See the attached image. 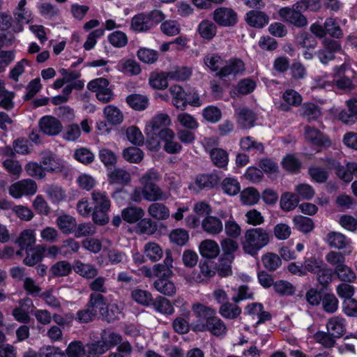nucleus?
Here are the masks:
<instances>
[{
	"label": "nucleus",
	"instance_id": "f257e3e1",
	"mask_svg": "<svg viewBox=\"0 0 357 357\" xmlns=\"http://www.w3.org/2000/svg\"><path fill=\"white\" fill-rule=\"evenodd\" d=\"M161 179V175L154 169H150L145 172L139 179L141 185L136 187L131 195L130 199L135 202H140L142 199L149 202L165 201L169 194L164 192L157 184Z\"/></svg>",
	"mask_w": 357,
	"mask_h": 357
},
{
	"label": "nucleus",
	"instance_id": "f03ea898",
	"mask_svg": "<svg viewBox=\"0 0 357 357\" xmlns=\"http://www.w3.org/2000/svg\"><path fill=\"white\" fill-rule=\"evenodd\" d=\"M206 66L220 78H225L230 75L236 76L245 71L244 62L238 58L225 60L215 53L207 54L204 58Z\"/></svg>",
	"mask_w": 357,
	"mask_h": 357
},
{
	"label": "nucleus",
	"instance_id": "7ed1b4c3",
	"mask_svg": "<svg viewBox=\"0 0 357 357\" xmlns=\"http://www.w3.org/2000/svg\"><path fill=\"white\" fill-rule=\"evenodd\" d=\"M269 233L264 229L261 227L249 229L245 233L242 248L246 254L255 257L269 243Z\"/></svg>",
	"mask_w": 357,
	"mask_h": 357
},
{
	"label": "nucleus",
	"instance_id": "20e7f679",
	"mask_svg": "<svg viewBox=\"0 0 357 357\" xmlns=\"http://www.w3.org/2000/svg\"><path fill=\"white\" fill-rule=\"evenodd\" d=\"M93 204L92 219L99 225H105L109 221L108 213L111 207V201L105 191L94 190L91 193Z\"/></svg>",
	"mask_w": 357,
	"mask_h": 357
},
{
	"label": "nucleus",
	"instance_id": "39448f33",
	"mask_svg": "<svg viewBox=\"0 0 357 357\" xmlns=\"http://www.w3.org/2000/svg\"><path fill=\"white\" fill-rule=\"evenodd\" d=\"M171 119L167 114L159 113L155 115L146 124L144 132L148 138V144L151 149L158 150L160 145L159 141L155 138L156 132H158L162 129H169L167 128L171 125Z\"/></svg>",
	"mask_w": 357,
	"mask_h": 357
},
{
	"label": "nucleus",
	"instance_id": "423d86ee",
	"mask_svg": "<svg viewBox=\"0 0 357 357\" xmlns=\"http://www.w3.org/2000/svg\"><path fill=\"white\" fill-rule=\"evenodd\" d=\"M324 241L328 247L338 250H344L347 254H351L354 250L351 239L339 231H329L326 235Z\"/></svg>",
	"mask_w": 357,
	"mask_h": 357
},
{
	"label": "nucleus",
	"instance_id": "0eeeda50",
	"mask_svg": "<svg viewBox=\"0 0 357 357\" xmlns=\"http://www.w3.org/2000/svg\"><path fill=\"white\" fill-rule=\"evenodd\" d=\"M293 5L292 7H283L278 10L279 16L284 22L296 27H304L307 24V17Z\"/></svg>",
	"mask_w": 357,
	"mask_h": 357
},
{
	"label": "nucleus",
	"instance_id": "6e6552de",
	"mask_svg": "<svg viewBox=\"0 0 357 357\" xmlns=\"http://www.w3.org/2000/svg\"><path fill=\"white\" fill-rule=\"evenodd\" d=\"M37 191L36 183L29 178L22 179L17 181L8 188V192L15 199H20L22 196L34 195Z\"/></svg>",
	"mask_w": 357,
	"mask_h": 357
},
{
	"label": "nucleus",
	"instance_id": "1a4fd4ad",
	"mask_svg": "<svg viewBox=\"0 0 357 357\" xmlns=\"http://www.w3.org/2000/svg\"><path fill=\"white\" fill-rule=\"evenodd\" d=\"M321 44L322 47L316 54L320 62L326 65L335 59V54L341 51L342 47L340 42L331 38H325Z\"/></svg>",
	"mask_w": 357,
	"mask_h": 357
},
{
	"label": "nucleus",
	"instance_id": "9d476101",
	"mask_svg": "<svg viewBox=\"0 0 357 357\" xmlns=\"http://www.w3.org/2000/svg\"><path fill=\"white\" fill-rule=\"evenodd\" d=\"M195 328L199 331H208L216 337L225 336L227 332L226 324L216 314L207 320L206 322L197 324Z\"/></svg>",
	"mask_w": 357,
	"mask_h": 357
},
{
	"label": "nucleus",
	"instance_id": "9b49d317",
	"mask_svg": "<svg viewBox=\"0 0 357 357\" xmlns=\"http://www.w3.org/2000/svg\"><path fill=\"white\" fill-rule=\"evenodd\" d=\"M19 306L15 307L12 311V315L15 320L28 324L31 321L30 312L35 308L32 300L26 297L19 301Z\"/></svg>",
	"mask_w": 357,
	"mask_h": 357
},
{
	"label": "nucleus",
	"instance_id": "f8f14e48",
	"mask_svg": "<svg viewBox=\"0 0 357 357\" xmlns=\"http://www.w3.org/2000/svg\"><path fill=\"white\" fill-rule=\"evenodd\" d=\"M41 164L45 172L51 173L61 172L65 164L63 160L52 151H44L41 154Z\"/></svg>",
	"mask_w": 357,
	"mask_h": 357
},
{
	"label": "nucleus",
	"instance_id": "ddd939ff",
	"mask_svg": "<svg viewBox=\"0 0 357 357\" xmlns=\"http://www.w3.org/2000/svg\"><path fill=\"white\" fill-rule=\"evenodd\" d=\"M213 19L221 26H233L238 21L236 13L231 8L225 7L215 9L213 13Z\"/></svg>",
	"mask_w": 357,
	"mask_h": 357
},
{
	"label": "nucleus",
	"instance_id": "4468645a",
	"mask_svg": "<svg viewBox=\"0 0 357 357\" xmlns=\"http://www.w3.org/2000/svg\"><path fill=\"white\" fill-rule=\"evenodd\" d=\"M304 137L307 142L318 147L327 148L331 145V142L327 135L310 126H305Z\"/></svg>",
	"mask_w": 357,
	"mask_h": 357
},
{
	"label": "nucleus",
	"instance_id": "2eb2a0df",
	"mask_svg": "<svg viewBox=\"0 0 357 357\" xmlns=\"http://www.w3.org/2000/svg\"><path fill=\"white\" fill-rule=\"evenodd\" d=\"M158 136L164 142L163 149L167 153L176 154L181 151L182 146L175 141V134L172 129H162Z\"/></svg>",
	"mask_w": 357,
	"mask_h": 357
},
{
	"label": "nucleus",
	"instance_id": "dca6fc26",
	"mask_svg": "<svg viewBox=\"0 0 357 357\" xmlns=\"http://www.w3.org/2000/svg\"><path fill=\"white\" fill-rule=\"evenodd\" d=\"M40 131L50 136L57 135L62 130L63 126L61 121L54 116H43L38 122Z\"/></svg>",
	"mask_w": 357,
	"mask_h": 357
},
{
	"label": "nucleus",
	"instance_id": "f3484780",
	"mask_svg": "<svg viewBox=\"0 0 357 357\" xmlns=\"http://www.w3.org/2000/svg\"><path fill=\"white\" fill-rule=\"evenodd\" d=\"M347 68L348 65L345 63L335 66L333 77L335 79V83L339 89L350 91L354 88V85L349 77L344 75Z\"/></svg>",
	"mask_w": 357,
	"mask_h": 357
},
{
	"label": "nucleus",
	"instance_id": "a211bd4d",
	"mask_svg": "<svg viewBox=\"0 0 357 357\" xmlns=\"http://www.w3.org/2000/svg\"><path fill=\"white\" fill-rule=\"evenodd\" d=\"M202 230L211 236L220 234L223 231V224L220 218L214 215H207L201 222Z\"/></svg>",
	"mask_w": 357,
	"mask_h": 357
},
{
	"label": "nucleus",
	"instance_id": "6ab92c4d",
	"mask_svg": "<svg viewBox=\"0 0 357 357\" xmlns=\"http://www.w3.org/2000/svg\"><path fill=\"white\" fill-rule=\"evenodd\" d=\"M245 20L250 26L261 29L268 24L269 17L264 12L252 10L245 14Z\"/></svg>",
	"mask_w": 357,
	"mask_h": 357
},
{
	"label": "nucleus",
	"instance_id": "aec40b11",
	"mask_svg": "<svg viewBox=\"0 0 357 357\" xmlns=\"http://www.w3.org/2000/svg\"><path fill=\"white\" fill-rule=\"evenodd\" d=\"M327 331L331 333L337 338H340L347 331V321L340 316L331 317L326 324Z\"/></svg>",
	"mask_w": 357,
	"mask_h": 357
},
{
	"label": "nucleus",
	"instance_id": "412c9836",
	"mask_svg": "<svg viewBox=\"0 0 357 357\" xmlns=\"http://www.w3.org/2000/svg\"><path fill=\"white\" fill-rule=\"evenodd\" d=\"M238 124L243 128H250L256 121L255 114L247 107L239 108L235 111Z\"/></svg>",
	"mask_w": 357,
	"mask_h": 357
},
{
	"label": "nucleus",
	"instance_id": "4be33fe9",
	"mask_svg": "<svg viewBox=\"0 0 357 357\" xmlns=\"http://www.w3.org/2000/svg\"><path fill=\"white\" fill-rule=\"evenodd\" d=\"M169 91L172 98V104L177 109L184 110L188 104L187 94L179 85L174 84L169 87Z\"/></svg>",
	"mask_w": 357,
	"mask_h": 357
},
{
	"label": "nucleus",
	"instance_id": "5701e85b",
	"mask_svg": "<svg viewBox=\"0 0 357 357\" xmlns=\"http://www.w3.org/2000/svg\"><path fill=\"white\" fill-rule=\"evenodd\" d=\"M284 103L280 105V109L282 111H289L291 107H298L302 102L301 96L294 89L286 90L282 95Z\"/></svg>",
	"mask_w": 357,
	"mask_h": 357
},
{
	"label": "nucleus",
	"instance_id": "b1692460",
	"mask_svg": "<svg viewBox=\"0 0 357 357\" xmlns=\"http://www.w3.org/2000/svg\"><path fill=\"white\" fill-rule=\"evenodd\" d=\"M152 27L153 24L145 13L135 15L131 20L130 28L135 32H146L151 29Z\"/></svg>",
	"mask_w": 357,
	"mask_h": 357
},
{
	"label": "nucleus",
	"instance_id": "393cba45",
	"mask_svg": "<svg viewBox=\"0 0 357 357\" xmlns=\"http://www.w3.org/2000/svg\"><path fill=\"white\" fill-rule=\"evenodd\" d=\"M56 225L62 234L68 235L75 231L76 220L72 215L64 214L56 218Z\"/></svg>",
	"mask_w": 357,
	"mask_h": 357
},
{
	"label": "nucleus",
	"instance_id": "a878e982",
	"mask_svg": "<svg viewBox=\"0 0 357 357\" xmlns=\"http://www.w3.org/2000/svg\"><path fill=\"white\" fill-rule=\"evenodd\" d=\"M199 252L204 257L215 259L220 253V247L215 241L206 239L200 243Z\"/></svg>",
	"mask_w": 357,
	"mask_h": 357
},
{
	"label": "nucleus",
	"instance_id": "bb28decb",
	"mask_svg": "<svg viewBox=\"0 0 357 357\" xmlns=\"http://www.w3.org/2000/svg\"><path fill=\"white\" fill-rule=\"evenodd\" d=\"M36 241V233L33 229H28L23 230L19 235L16 242L21 250H25L33 248Z\"/></svg>",
	"mask_w": 357,
	"mask_h": 357
},
{
	"label": "nucleus",
	"instance_id": "cd10ccee",
	"mask_svg": "<svg viewBox=\"0 0 357 357\" xmlns=\"http://www.w3.org/2000/svg\"><path fill=\"white\" fill-rule=\"evenodd\" d=\"M192 310L194 315L199 320L206 322L213 315L216 314V310L210 307L199 303H195L192 305Z\"/></svg>",
	"mask_w": 357,
	"mask_h": 357
},
{
	"label": "nucleus",
	"instance_id": "c85d7f7f",
	"mask_svg": "<svg viewBox=\"0 0 357 357\" xmlns=\"http://www.w3.org/2000/svg\"><path fill=\"white\" fill-rule=\"evenodd\" d=\"M86 305L91 309H93L96 314L99 312L102 315H103L104 313L102 311L106 308L107 300L102 294L94 292L90 294Z\"/></svg>",
	"mask_w": 357,
	"mask_h": 357
},
{
	"label": "nucleus",
	"instance_id": "c756f323",
	"mask_svg": "<svg viewBox=\"0 0 357 357\" xmlns=\"http://www.w3.org/2000/svg\"><path fill=\"white\" fill-rule=\"evenodd\" d=\"M197 31L202 38L211 40L217 33L216 25L211 20H202L197 26Z\"/></svg>",
	"mask_w": 357,
	"mask_h": 357
},
{
	"label": "nucleus",
	"instance_id": "7c9ffc66",
	"mask_svg": "<svg viewBox=\"0 0 357 357\" xmlns=\"http://www.w3.org/2000/svg\"><path fill=\"white\" fill-rule=\"evenodd\" d=\"M73 268L77 274L87 279H93L98 274V271L95 266L90 264H84L81 261H75Z\"/></svg>",
	"mask_w": 357,
	"mask_h": 357
},
{
	"label": "nucleus",
	"instance_id": "2f4dec72",
	"mask_svg": "<svg viewBox=\"0 0 357 357\" xmlns=\"http://www.w3.org/2000/svg\"><path fill=\"white\" fill-rule=\"evenodd\" d=\"M25 251L26 256L24 259L23 262L26 266H33L42 260L44 252V247L42 245H38L25 250Z\"/></svg>",
	"mask_w": 357,
	"mask_h": 357
},
{
	"label": "nucleus",
	"instance_id": "473e14b6",
	"mask_svg": "<svg viewBox=\"0 0 357 357\" xmlns=\"http://www.w3.org/2000/svg\"><path fill=\"white\" fill-rule=\"evenodd\" d=\"M220 245L222 250V255L224 259L229 260V261H234V253L238 249V243L234 241V238H224Z\"/></svg>",
	"mask_w": 357,
	"mask_h": 357
},
{
	"label": "nucleus",
	"instance_id": "72a5a7b5",
	"mask_svg": "<svg viewBox=\"0 0 357 357\" xmlns=\"http://www.w3.org/2000/svg\"><path fill=\"white\" fill-rule=\"evenodd\" d=\"M15 93L6 89L3 82L0 81V107L10 111L14 108Z\"/></svg>",
	"mask_w": 357,
	"mask_h": 357
},
{
	"label": "nucleus",
	"instance_id": "f704fd0d",
	"mask_svg": "<svg viewBox=\"0 0 357 357\" xmlns=\"http://www.w3.org/2000/svg\"><path fill=\"white\" fill-rule=\"evenodd\" d=\"M218 312L225 319H235L241 314V309L236 303L225 302L220 305Z\"/></svg>",
	"mask_w": 357,
	"mask_h": 357
},
{
	"label": "nucleus",
	"instance_id": "c9c22d12",
	"mask_svg": "<svg viewBox=\"0 0 357 357\" xmlns=\"http://www.w3.org/2000/svg\"><path fill=\"white\" fill-rule=\"evenodd\" d=\"M303 264L306 274L311 273L317 275L325 266L323 259L316 256L305 257Z\"/></svg>",
	"mask_w": 357,
	"mask_h": 357
},
{
	"label": "nucleus",
	"instance_id": "e433bc0d",
	"mask_svg": "<svg viewBox=\"0 0 357 357\" xmlns=\"http://www.w3.org/2000/svg\"><path fill=\"white\" fill-rule=\"evenodd\" d=\"M168 279L158 278L154 282L153 286L160 294L170 296L176 294V288L175 284Z\"/></svg>",
	"mask_w": 357,
	"mask_h": 357
},
{
	"label": "nucleus",
	"instance_id": "4c0bfd02",
	"mask_svg": "<svg viewBox=\"0 0 357 357\" xmlns=\"http://www.w3.org/2000/svg\"><path fill=\"white\" fill-rule=\"evenodd\" d=\"M26 0H20L16 6L13 15L16 21L29 23L31 20V12L26 8Z\"/></svg>",
	"mask_w": 357,
	"mask_h": 357
},
{
	"label": "nucleus",
	"instance_id": "58836bf2",
	"mask_svg": "<svg viewBox=\"0 0 357 357\" xmlns=\"http://www.w3.org/2000/svg\"><path fill=\"white\" fill-rule=\"evenodd\" d=\"M122 218L128 223H135L144 215V211L137 206H130L124 208L121 213Z\"/></svg>",
	"mask_w": 357,
	"mask_h": 357
},
{
	"label": "nucleus",
	"instance_id": "ea45409f",
	"mask_svg": "<svg viewBox=\"0 0 357 357\" xmlns=\"http://www.w3.org/2000/svg\"><path fill=\"white\" fill-rule=\"evenodd\" d=\"M100 341L106 347L107 351L118 345L122 341V337L119 334L109 330H103L100 334Z\"/></svg>",
	"mask_w": 357,
	"mask_h": 357
},
{
	"label": "nucleus",
	"instance_id": "a19ab883",
	"mask_svg": "<svg viewBox=\"0 0 357 357\" xmlns=\"http://www.w3.org/2000/svg\"><path fill=\"white\" fill-rule=\"evenodd\" d=\"M334 273L342 282L353 283L357 279L355 271L345 263L342 264L337 270H334Z\"/></svg>",
	"mask_w": 357,
	"mask_h": 357
},
{
	"label": "nucleus",
	"instance_id": "79ce46f5",
	"mask_svg": "<svg viewBox=\"0 0 357 357\" xmlns=\"http://www.w3.org/2000/svg\"><path fill=\"white\" fill-rule=\"evenodd\" d=\"M109 182L114 184L126 185L131 180L128 172L122 169H115L108 175Z\"/></svg>",
	"mask_w": 357,
	"mask_h": 357
},
{
	"label": "nucleus",
	"instance_id": "37998d69",
	"mask_svg": "<svg viewBox=\"0 0 357 357\" xmlns=\"http://www.w3.org/2000/svg\"><path fill=\"white\" fill-rule=\"evenodd\" d=\"M148 213L157 220H166L169 216L168 208L165 204L158 202L153 203L149 206Z\"/></svg>",
	"mask_w": 357,
	"mask_h": 357
},
{
	"label": "nucleus",
	"instance_id": "c03bdc74",
	"mask_svg": "<svg viewBox=\"0 0 357 357\" xmlns=\"http://www.w3.org/2000/svg\"><path fill=\"white\" fill-rule=\"evenodd\" d=\"M126 102L132 109L144 110L149 105V98L140 94H131L126 98Z\"/></svg>",
	"mask_w": 357,
	"mask_h": 357
},
{
	"label": "nucleus",
	"instance_id": "a18cd8bd",
	"mask_svg": "<svg viewBox=\"0 0 357 357\" xmlns=\"http://www.w3.org/2000/svg\"><path fill=\"white\" fill-rule=\"evenodd\" d=\"M209 155L215 166L220 168H225L227 166L229 155L225 150L222 149H213Z\"/></svg>",
	"mask_w": 357,
	"mask_h": 357
},
{
	"label": "nucleus",
	"instance_id": "49530a36",
	"mask_svg": "<svg viewBox=\"0 0 357 357\" xmlns=\"http://www.w3.org/2000/svg\"><path fill=\"white\" fill-rule=\"evenodd\" d=\"M167 73L165 72H154L150 75L149 82L150 86L155 89H164L167 87Z\"/></svg>",
	"mask_w": 357,
	"mask_h": 357
},
{
	"label": "nucleus",
	"instance_id": "de8ad7c7",
	"mask_svg": "<svg viewBox=\"0 0 357 357\" xmlns=\"http://www.w3.org/2000/svg\"><path fill=\"white\" fill-rule=\"evenodd\" d=\"M219 178L215 174H201L197 176L195 184L199 189L211 188L218 183Z\"/></svg>",
	"mask_w": 357,
	"mask_h": 357
},
{
	"label": "nucleus",
	"instance_id": "09e8293b",
	"mask_svg": "<svg viewBox=\"0 0 357 357\" xmlns=\"http://www.w3.org/2000/svg\"><path fill=\"white\" fill-rule=\"evenodd\" d=\"M151 304L154 309L162 314H172L174 313V307L170 301L165 297L158 296L155 300L153 299Z\"/></svg>",
	"mask_w": 357,
	"mask_h": 357
},
{
	"label": "nucleus",
	"instance_id": "8fccbe9b",
	"mask_svg": "<svg viewBox=\"0 0 357 357\" xmlns=\"http://www.w3.org/2000/svg\"><path fill=\"white\" fill-rule=\"evenodd\" d=\"M241 149L246 151H254L255 153H262L264 151V145L262 143L253 139L252 137L248 136L243 137L240 141Z\"/></svg>",
	"mask_w": 357,
	"mask_h": 357
},
{
	"label": "nucleus",
	"instance_id": "3c124183",
	"mask_svg": "<svg viewBox=\"0 0 357 357\" xmlns=\"http://www.w3.org/2000/svg\"><path fill=\"white\" fill-rule=\"evenodd\" d=\"M3 167L14 179H17L20 177L22 172V167L19 161L10 158L6 159L3 162Z\"/></svg>",
	"mask_w": 357,
	"mask_h": 357
},
{
	"label": "nucleus",
	"instance_id": "603ef678",
	"mask_svg": "<svg viewBox=\"0 0 357 357\" xmlns=\"http://www.w3.org/2000/svg\"><path fill=\"white\" fill-rule=\"evenodd\" d=\"M299 202L298 195L294 193L285 192L280 199L281 208L284 211H290L294 209Z\"/></svg>",
	"mask_w": 357,
	"mask_h": 357
},
{
	"label": "nucleus",
	"instance_id": "864d4df0",
	"mask_svg": "<svg viewBox=\"0 0 357 357\" xmlns=\"http://www.w3.org/2000/svg\"><path fill=\"white\" fill-rule=\"evenodd\" d=\"M73 156L76 160L85 165L91 164L95 160L93 153L85 147H81L75 149Z\"/></svg>",
	"mask_w": 357,
	"mask_h": 357
},
{
	"label": "nucleus",
	"instance_id": "5fc2aeb1",
	"mask_svg": "<svg viewBox=\"0 0 357 357\" xmlns=\"http://www.w3.org/2000/svg\"><path fill=\"white\" fill-rule=\"evenodd\" d=\"M144 152L139 148L130 146L123 151V158L131 163H139L144 158Z\"/></svg>",
	"mask_w": 357,
	"mask_h": 357
},
{
	"label": "nucleus",
	"instance_id": "6e6d98bb",
	"mask_svg": "<svg viewBox=\"0 0 357 357\" xmlns=\"http://www.w3.org/2000/svg\"><path fill=\"white\" fill-rule=\"evenodd\" d=\"M167 73L169 79L175 81H184L190 77L192 72L191 70L187 67L176 66L172 68Z\"/></svg>",
	"mask_w": 357,
	"mask_h": 357
},
{
	"label": "nucleus",
	"instance_id": "4d7b16f0",
	"mask_svg": "<svg viewBox=\"0 0 357 357\" xmlns=\"http://www.w3.org/2000/svg\"><path fill=\"white\" fill-rule=\"evenodd\" d=\"M261 261L265 268L270 271H275L282 264L280 257L273 252H268L264 255Z\"/></svg>",
	"mask_w": 357,
	"mask_h": 357
},
{
	"label": "nucleus",
	"instance_id": "13d9d810",
	"mask_svg": "<svg viewBox=\"0 0 357 357\" xmlns=\"http://www.w3.org/2000/svg\"><path fill=\"white\" fill-rule=\"evenodd\" d=\"M325 31L333 38H340L343 36V32L335 18L328 17L324 22Z\"/></svg>",
	"mask_w": 357,
	"mask_h": 357
},
{
	"label": "nucleus",
	"instance_id": "bf43d9fd",
	"mask_svg": "<svg viewBox=\"0 0 357 357\" xmlns=\"http://www.w3.org/2000/svg\"><path fill=\"white\" fill-rule=\"evenodd\" d=\"M144 254L151 261H157L162 258L163 252L158 244L149 242L144 246Z\"/></svg>",
	"mask_w": 357,
	"mask_h": 357
},
{
	"label": "nucleus",
	"instance_id": "052dcab7",
	"mask_svg": "<svg viewBox=\"0 0 357 357\" xmlns=\"http://www.w3.org/2000/svg\"><path fill=\"white\" fill-rule=\"evenodd\" d=\"M131 297L137 303L146 306L151 305L153 299L149 291L139 289L132 290Z\"/></svg>",
	"mask_w": 357,
	"mask_h": 357
},
{
	"label": "nucleus",
	"instance_id": "680f3d73",
	"mask_svg": "<svg viewBox=\"0 0 357 357\" xmlns=\"http://www.w3.org/2000/svg\"><path fill=\"white\" fill-rule=\"evenodd\" d=\"M104 114L107 121L113 125L120 124L123 119L121 112L113 105H107L104 109Z\"/></svg>",
	"mask_w": 357,
	"mask_h": 357
},
{
	"label": "nucleus",
	"instance_id": "e2e57ef3",
	"mask_svg": "<svg viewBox=\"0 0 357 357\" xmlns=\"http://www.w3.org/2000/svg\"><path fill=\"white\" fill-rule=\"evenodd\" d=\"M24 169L29 176L37 179H43L46 176L45 169L41 163L29 162L25 165Z\"/></svg>",
	"mask_w": 357,
	"mask_h": 357
},
{
	"label": "nucleus",
	"instance_id": "0e129e2a",
	"mask_svg": "<svg viewBox=\"0 0 357 357\" xmlns=\"http://www.w3.org/2000/svg\"><path fill=\"white\" fill-rule=\"evenodd\" d=\"M324 310L327 313H334L338 309L339 301L333 294H325L321 300Z\"/></svg>",
	"mask_w": 357,
	"mask_h": 357
},
{
	"label": "nucleus",
	"instance_id": "69168bd1",
	"mask_svg": "<svg viewBox=\"0 0 357 357\" xmlns=\"http://www.w3.org/2000/svg\"><path fill=\"white\" fill-rule=\"evenodd\" d=\"M314 338L317 342L321 344L323 347L326 348H332L335 346V337L331 333L324 332V331H318L314 335Z\"/></svg>",
	"mask_w": 357,
	"mask_h": 357
},
{
	"label": "nucleus",
	"instance_id": "338daca9",
	"mask_svg": "<svg viewBox=\"0 0 357 357\" xmlns=\"http://www.w3.org/2000/svg\"><path fill=\"white\" fill-rule=\"evenodd\" d=\"M241 231L240 225L232 216L225 222V231L228 238H238L241 234Z\"/></svg>",
	"mask_w": 357,
	"mask_h": 357
},
{
	"label": "nucleus",
	"instance_id": "774afa93",
	"mask_svg": "<svg viewBox=\"0 0 357 357\" xmlns=\"http://www.w3.org/2000/svg\"><path fill=\"white\" fill-rule=\"evenodd\" d=\"M260 198L259 192L254 188H248L241 193V200L243 204L254 205Z\"/></svg>",
	"mask_w": 357,
	"mask_h": 357
}]
</instances>
